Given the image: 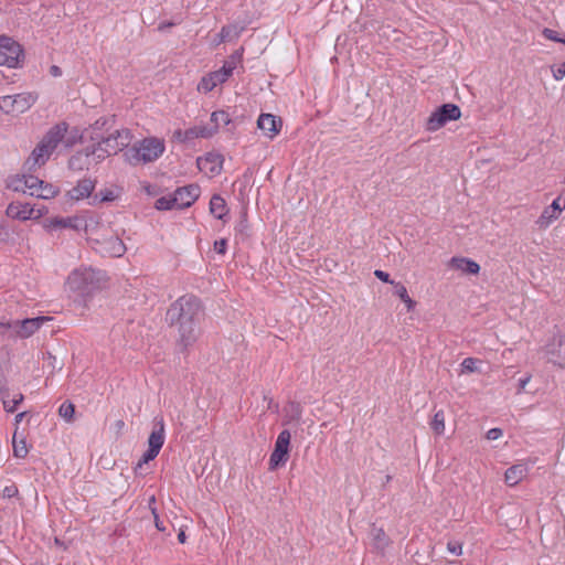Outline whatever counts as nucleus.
I'll list each match as a JSON object with an SVG mask.
<instances>
[{
    "label": "nucleus",
    "instance_id": "nucleus-1",
    "mask_svg": "<svg viewBox=\"0 0 565 565\" xmlns=\"http://www.w3.org/2000/svg\"><path fill=\"white\" fill-rule=\"evenodd\" d=\"M203 316L201 300L194 295H184L169 307L167 320L170 326L178 328L180 342L184 348L196 341Z\"/></svg>",
    "mask_w": 565,
    "mask_h": 565
},
{
    "label": "nucleus",
    "instance_id": "nucleus-2",
    "mask_svg": "<svg viewBox=\"0 0 565 565\" xmlns=\"http://www.w3.org/2000/svg\"><path fill=\"white\" fill-rule=\"evenodd\" d=\"M67 130L68 124L65 121L51 127L26 159L25 169L34 171L44 166L58 145L71 148L75 143V137H68Z\"/></svg>",
    "mask_w": 565,
    "mask_h": 565
},
{
    "label": "nucleus",
    "instance_id": "nucleus-3",
    "mask_svg": "<svg viewBox=\"0 0 565 565\" xmlns=\"http://www.w3.org/2000/svg\"><path fill=\"white\" fill-rule=\"evenodd\" d=\"M105 282V273L92 267L75 269L67 278L70 289L83 298L90 297L95 291L100 290Z\"/></svg>",
    "mask_w": 565,
    "mask_h": 565
},
{
    "label": "nucleus",
    "instance_id": "nucleus-4",
    "mask_svg": "<svg viewBox=\"0 0 565 565\" xmlns=\"http://www.w3.org/2000/svg\"><path fill=\"white\" fill-rule=\"evenodd\" d=\"M166 149L164 141L156 137H148L128 148L124 157L132 166L148 163L162 156Z\"/></svg>",
    "mask_w": 565,
    "mask_h": 565
},
{
    "label": "nucleus",
    "instance_id": "nucleus-5",
    "mask_svg": "<svg viewBox=\"0 0 565 565\" xmlns=\"http://www.w3.org/2000/svg\"><path fill=\"white\" fill-rule=\"evenodd\" d=\"M51 317H36V318H28L24 320H15L8 322H0V337L2 338H29L35 331H38L41 326L51 320Z\"/></svg>",
    "mask_w": 565,
    "mask_h": 565
},
{
    "label": "nucleus",
    "instance_id": "nucleus-6",
    "mask_svg": "<svg viewBox=\"0 0 565 565\" xmlns=\"http://www.w3.org/2000/svg\"><path fill=\"white\" fill-rule=\"evenodd\" d=\"M22 46L7 35H0V65L18 67L23 60Z\"/></svg>",
    "mask_w": 565,
    "mask_h": 565
},
{
    "label": "nucleus",
    "instance_id": "nucleus-7",
    "mask_svg": "<svg viewBox=\"0 0 565 565\" xmlns=\"http://www.w3.org/2000/svg\"><path fill=\"white\" fill-rule=\"evenodd\" d=\"M164 444V420L162 417H154L153 429L148 439V450L142 455L138 462L140 467L142 463H148L153 460Z\"/></svg>",
    "mask_w": 565,
    "mask_h": 565
},
{
    "label": "nucleus",
    "instance_id": "nucleus-8",
    "mask_svg": "<svg viewBox=\"0 0 565 565\" xmlns=\"http://www.w3.org/2000/svg\"><path fill=\"white\" fill-rule=\"evenodd\" d=\"M461 116L460 108L455 104H444L428 117L426 129L436 131L450 120H457Z\"/></svg>",
    "mask_w": 565,
    "mask_h": 565
},
{
    "label": "nucleus",
    "instance_id": "nucleus-9",
    "mask_svg": "<svg viewBox=\"0 0 565 565\" xmlns=\"http://www.w3.org/2000/svg\"><path fill=\"white\" fill-rule=\"evenodd\" d=\"M290 431L287 429H284L279 433L276 443L274 451L270 455L269 458V470L274 471L279 467H282L286 465L288 458H289V446H290Z\"/></svg>",
    "mask_w": 565,
    "mask_h": 565
},
{
    "label": "nucleus",
    "instance_id": "nucleus-10",
    "mask_svg": "<svg viewBox=\"0 0 565 565\" xmlns=\"http://www.w3.org/2000/svg\"><path fill=\"white\" fill-rule=\"evenodd\" d=\"M548 361L564 367L565 360V338L559 332L554 334L544 347Z\"/></svg>",
    "mask_w": 565,
    "mask_h": 565
},
{
    "label": "nucleus",
    "instance_id": "nucleus-11",
    "mask_svg": "<svg viewBox=\"0 0 565 565\" xmlns=\"http://www.w3.org/2000/svg\"><path fill=\"white\" fill-rule=\"evenodd\" d=\"M132 135L129 129L116 130L108 137L102 138V142L106 147V152L116 154L118 151L127 148L131 142Z\"/></svg>",
    "mask_w": 565,
    "mask_h": 565
},
{
    "label": "nucleus",
    "instance_id": "nucleus-12",
    "mask_svg": "<svg viewBox=\"0 0 565 565\" xmlns=\"http://www.w3.org/2000/svg\"><path fill=\"white\" fill-rule=\"evenodd\" d=\"M9 217L26 221L30 218H40L42 216V211L36 210L31 206L29 203H20V202H11L6 211Z\"/></svg>",
    "mask_w": 565,
    "mask_h": 565
},
{
    "label": "nucleus",
    "instance_id": "nucleus-13",
    "mask_svg": "<svg viewBox=\"0 0 565 565\" xmlns=\"http://www.w3.org/2000/svg\"><path fill=\"white\" fill-rule=\"evenodd\" d=\"M224 158L221 153L209 152L204 157H199L196 166L205 174L216 175L221 173Z\"/></svg>",
    "mask_w": 565,
    "mask_h": 565
},
{
    "label": "nucleus",
    "instance_id": "nucleus-14",
    "mask_svg": "<svg viewBox=\"0 0 565 565\" xmlns=\"http://www.w3.org/2000/svg\"><path fill=\"white\" fill-rule=\"evenodd\" d=\"M201 189L198 184H188L174 191L178 209L191 206L200 196Z\"/></svg>",
    "mask_w": 565,
    "mask_h": 565
},
{
    "label": "nucleus",
    "instance_id": "nucleus-15",
    "mask_svg": "<svg viewBox=\"0 0 565 565\" xmlns=\"http://www.w3.org/2000/svg\"><path fill=\"white\" fill-rule=\"evenodd\" d=\"M96 186V180L84 178L77 184L67 191L66 196L72 201H79L89 198Z\"/></svg>",
    "mask_w": 565,
    "mask_h": 565
},
{
    "label": "nucleus",
    "instance_id": "nucleus-16",
    "mask_svg": "<svg viewBox=\"0 0 565 565\" xmlns=\"http://www.w3.org/2000/svg\"><path fill=\"white\" fill-rule=\"evenodd\" d=\"M562 198L558 196L556 200L553 201V203L548 206H546L539 220L536 221L537 225L541 228L547 227L553 221H555L561 212L565 209V200L563 205H561Z\"/></svg>",
    "mask_w": 565,
    "mask_h": 565
},
{
    "label": "nucleus",
    "instance_id": "nucleus-17",
    "mask_svg": "<svg viewBox=\"0 0 565 565\" xmlns=\"http://www.w3.org/2000/svg\"><path fill=\"white\" fill-rule=\"evenodd\" d=\"M257 126L266 136L274 138L280 131L282 121L271 114H262L257 120Z\"/></svg>",
    "mask_w": 565,
    "mask_h": 565
},
{
    "label": "nucleus",
    "instance_id": "nucleus-18",
    "mask_svg": "<svg viewBox=\"0 0 565 565\" xmlns=\"http://www.w3.org/2000/svg\"><path fill=\"white\" fill-rule=\"evenodd\" d=\"M227 79L228 77L226 76V72H223L220 68L203 76L198 84V90L209 93L212 89H214L218 84H223Z\"/></svg>",
    "mask_w": 565,
    "mask_h": 565
},
{
    "label": "nucleus",
    "instance_id": "nucleus-19",
    "mask_svg": "<svg viewBox=\"0 0 565 565\" xmlns=\"http://www.w3.org/2000/svg\"><path fill=\"white\" fill-rule=\"evenodd\" d=\"M93 162L90 154L88 152L87 147L83 150L76 151L70 159H68V168L72 171H84L89 170L93 168Z\"/></svg>",
    "mask_w": 565,
    "mask_h": 565
},
{
    "label": "nucleus",
    "instance_id": "nucleus-20",
    "mask_svg": "<svg viewBox=\"0 0 565 565\" xmlns=\"http://www.w3.org/2000/svg\"><path fill=\"white\" fill-rule=\"evenodd\" d=\"M211 121L214 124V129L201 128L199 131L195 132V136L209 138L217 130L220 126L228 125L231 122V118L228 113H226L225 110H216L212 113Z\"/></svg>",
    "mask_w": 565,
    "mask_h": 565
},
{
    "label": "nucleus",
    "instance_id": "nucleus-21",
    "mask_svg": "<svg viewBox=\"0 0 565 565\" xmlns=\"http://www.w3.org/2000/svg\"><path fill=\"white\" fill-rule=\"evenodd\" d=\"M0 397L3 408L9 413H13L24 399L22 393H15L11 396L10 388L6 384L0 385Z\"/></svg>",
    "mask_w": 565,
    "mask_h": 565
},
{
    "label": "nucleus",
    "instance_id": "nucleus-22",
    "mask_svg": "<svg viewBox=\"0 0 565 565\" xmlns=\"http://www.w3.org/2000/svg\"><path fill=\"white\" fill-rule=\"evenodd\" d=\"M448 265L450 268L460 270L463 274L477 275L480 271L479 264L466 257H452Z\"/></svg>",
    "mask_w": 565,
    "mask_h": 565
},
{
    "label": "nucleus",
    "instance_id": "nucleus-23",
    "mask_svg": "<svg viewBox=\"0 0 565 565\" xmlns=\"http://www.w3.org/2000/svg\"><path fill=\"white\" fill-rule=\"evenodd\" d=\"M527 473V467L524 463H518L510 467L504 475L505 482L513 487L525 478Z\"/></svg>",
    "mask_w": 565,
    "mask_h": 565
},
{
    "label": "nucleus",
    "instance_id": "nucleus-24",
    "mask_svg": "<svg viewBox=\"0 0 565 565\" xmlns=\"http://www.w3.org/2000/svg\"><path fill=\"white\" fill-rule=\"evenodd\" d=\"M38 99L34 93H20L13 95V103L18 114L26 111Z\"/></svg>",
    "mask_w": 565,
    "mask_h": 565
},
{
    "label": "nucleus",
    "instance_id": "nucleus-25",
    "mask_svg": "<svg viewBox=\"0 0 565 565\" xmlns=\"http://www.w3.org/2000/svg\"><path fill=\"white\" fill-rule=\"evenodd\" d=\"M103 244V249L113 257H120L126 252V246L124 242L117 235L110 236L109 238L105 239Z\"/></svg>",
    "mask_w": 565,
    "mask_h": 565
},
{
    "label": "nucleus",
    "instance_id": "nucleus-26",
    "mask_svg": "<svg viewBox=\"0 0 565 565\" xmlns=\"http://www.w3.org/2000/svg\"><path fill=\"white\" fill-rule=\"evenodd\" d=\"M76 217H52L45 221V227L49 230H58V228H73L78 230L76 224Z\"/></svg>",
    "mask_w": 565,
    "mask_h": 565
},
{
    "label": "nucleus",
    "instance_id": "nucleus-27",
    "mask_svg": "<svg viewBox=\"0 0 565 565\" xmlns=\"http://www.w3.org/2000/svg\"><path fill=\"white\" fill-rule=\"evenodd\" d=\"M373 546L376 551L384 553L386 547L391 544V539L382 527L373 526L371 531Z\"/></svg>",
    "mask_w": 565,
    "mask_h": 565
},
{
    "label": "nucleus",
    "instance_id": "nucleus-28",
    "mask_svg": "<svg viewBox=\"0 0 565 565\" xmlns=\"http://www.w3.org/2000/svg\"><path fill=\"white\" fill-rule=\"evenodd\" d=\"M244 29L245 28L238 23L224 25L218 34L220 42H227L237 39Z\"/></svg>",
    "mask_w": 565,
    "mask_h": 565
},
{
    "label": "nucleus",
    "instance_id": "nucleus-29",
    "mask_svg": "<svg viewBox=\"0 0 565 565\" xmlns=\"http://www.w3.org/2000/svg\"><path fill=\"white\" fill-rule=\"evenodd\" d=\"M210 211L218 220H224L227 214V206L225 200L217 194H214L210 201Z\"/></svg>",
    "mask_w": 565,
    "mask_h": 565
},
{
    "label": "nucleus",
    "instance_id": "nucleus-30",
    "mask_svg": "<svg viewBox=\"0 0 565 565\" xmlns=\"http://www.w3.org/2000/svg\"><path fill=\"white\" fill-rule=\"evenodd\" d=\"M102 145L104 143L98 141L97 143H93L87 147L94 167L110 156V153L106 152V147H103Z\"/></svg>",
    "mask_w": 565,
    "mask_h": 565
},
{
    "label": "nucleus",
    "instance_id": "nucleus-31",
    "mask_svg": "<svg viewBox=\"0 0 565 565\" xmlns=\"http://www.w3.org/2000/svg\"><path fill=\"white\" fill-rule=\"evenodd\" d=\"M19 182L24 184L25 191L32 196H36L39 186L42 184V180L34 175H23Z\"/></svg>",
    "mask_w": 565,
    "mask_h": 565
},
{
    "label": "nucleus",
    "instance_id": "nucleus-32",
    "mask_svg": "<svg viewBox=\"0 0 565 565\" xmlns=\"http://www.w3.org/2000/svg\"><path fill=\"white\" fill-rule=\"evenodd\" d=\"M243 50L235 51L227 61H225L224 65L221 67L223 72H226V76L230 77L233 71L237 67V65L242 62Z\"/></svg>",
    "mask_w": 565,
    "mask_h": 565
},
{
    "label": "nucleus",
    "instance_id": "nucleus-33",
    "mask_svg": "<svg viewBox=\"0 0 565 565\" xmlns=\"http://www.w3.org/2000/svg\"><path fill=\"white\" fill-rule=\"evenodd\" d=\"M13 455L17 458H25L29 454V448L26 446V441L24 438L18 439V428L15 429L13 434Z\"/></svg>",
    "mask_w": 565,
    "mask_h": 565
},
{
    "label": "nucleus",
    "instance_id": "nucleus-34",
    "mask_svg": "<svg viewBox=\"0 0 565 565\" xmlns=\"http://www.w3.org/2000/svg\"><path fill=\"white\" fill-rule=\"evenodd\" d=\"M445 412L443 409L437 411L430 422V427L436 435H443L445 431Z\"/></svg>",
    "mask_w": 565,
    "mask_h": 565
},
{
    "label": "nucleus",
    "instance_id": "nucleus-35",
    "mask_svg": "<svg viewBox=\"0 0 565 565\" xmlns=\"http://www.w3.org/2000/svg\"><path fill=\"white\" fill-rule=\"evenodd\" d=\"M154 207L159 211H168V210H172V209H178L175 195L173 194V195H169V196L159 198L154 203Z\"/></svg>",
    "mask_w": 565,
    "mask_h": 565
},
{
    "label": "nucleus",
    "instance_id": "nucleus-36",
    "mask_svg": "<svg viewBox=\"0 0 565 565\" xmlns=\"http://www.w3.org/2000/svg\"><path fill=\"white\" fill-rule=\"evenodd\" d=\"M58 415L67 423L74 422L75 405L72 402L65 401L58 408Z\"/></svg>",
    "mask_w": 565,
    "mask_h": 565
},
{
    "label": "nucleus",
    "instance_id": "nucleus-37",
    "mask_svg": "<svg viewBox=\"0 0 565 565\" xmlns=\"http://www.w3.org/2000/svg\"><path fill=\"white\" fill-rule=\"evenodd\" d=\"M57 193H58V190L56 186H54L51 183H45L44 181H42V184H40V186H39V192L36 194V198L47 200V199L54 198Z\"/></svg>",
    "mask_w": 565,
    "mask_h": 565
},
{
    "label": "nucleus",
    "instance_id": "nucleus-38",
    "mask_svg": "<svg viewBox=\"0 0 565 565\" xmlns=\"http://www.w3.org/2000/svg\"><path fill=\"white\" fill-rule=\"evenodd\" d=\"M288 422H299L301 418V406L297 402H290L286 408Z\"/></svg>",
    "mask_w": 565,
    "mask_h": 565
},
{
    "label": "nucleus",
    "instance_id": "nucleus-39",
    "mask_svg": "<svg viewBox=\"0 0 565 565\" xmlns=\"http://www.w3.org/2000/svg\"><path fill=\"white\" fill-rule=\"evenodd\" d=\"M116 198H117V195L114 193V191H113V190H110V189H104V190H100L98 193H96V194L94 195V202H93V204H95L96 202H98V203L111 202V201H114Z\"/></svg>",
    "mask_w": 565,
    "mask_h": 565
},
{
    "label": "nucleus",
    "instance_id": "nucleus-40",
    "mask_svg": "<svg viewBox=\"0 0 565 565\" xmlns=\"http://www.w3.org/2000/svg\"><path fill=\"white\" fill-rule=\"evenodd\" d=\"M0 109L6 114L17 113L13 103V96L7 95L0 97Z\"/></svg>",
    "mask_w": 565,
    "mask_h": 565
},
{
    "label": "nucleus",
    "instance_id": "nucleus-41",
    "mask_svg": "<svg viewBox=\"0 0 565 565\" xmlns=\"http://www.w3.org/2000/svg\"><path fill=\"white\" fill-rule=\"evenodd\" d=\"M478 362L477 359L473 358H466L461 363V371L462 373H472L477 371L476 363Z\"/></svg>",
    "mask_w": 565,
    "mask_h": 565
},
{
    "label": "nucleus",
    "instance_id": "nucleus-42",
    "mask_svg": "<svg viewBox=\"0 0 565 565\" xmlns=\"http://www.w3.org/2000/svg\"><path fill=\"white\" fill-rule=\"evenodd\" d=\"M106 122H107V120L104 118H99L98 120L95 121V124L92 126V139L93 140L102 141V138H104V137L99 136L97 134V130H100L106 125Z\"/></svg>",
    "mask_w": 565,
    "mask_h": 565
},
{
    "label": "nucleus",
    "instance_id": "nucleus-43",
    "mask_svg": "<svg viewBox=\"0 0 565 565\" xmlns=\"http://www.w3.org/2000/svg\"><path fill=\"white\" fill-rule=\"evenodd\" d=\"M542 34L547 40H551V41H554V42H561V43L565 44V36L564 38H558L557 32L552 30V29H548V28L543 29Z\"/></svg>",
    "mask_w": 565,
    "mask_h": 565
},
{
    "label": "nucleus",
    "instance_id": "nucleus-44",
    "mask_svg": "<svg viewBox=\"0 0 565 565\" xmlns=\"http://www.w3.org/2000/svg\"><path fill=\"white\" fill-rule=\"evenodd\" d=\"M447 550L454 554V555H461L462 554V543L458 541H450L447 544Z\"/></svg>",
    "mask_w": 565,
    "mask_h": 565
},
{
    "label": "nucleus",
    "instance_id": "nucleus-45",
    "mask_svg": "<svg viewBox=\"0 0 565 565\" xmlns=\"http://www.w3.org/2000/svg\"><path fill=\"white\" fill-rule=\"evenodd\" d=\"M394 287H395V294L396 296L403 301L405 298H407L408 296V292H407V289L406 287L401 284V282H394L393 284Z\"/></svg>",
    "mask_w": 565,
    "mask_h": 565
},
{
    "label": "nucleus",
    "instance_id": "nucleus-46",
    "mask_svg": "<svg viewBox=\"0 0 565 565\" xmlns=\"http://www.w3.org/2000/svg\"><path fill=\"white\" fill-rule=\"evenodd\" d=\"M227 248V239L222 238L214 242V250L221 255H224L226 253Z\"/></svg>",
    "mask_w": 565,
    "mask_h": 565
},
{
    "label": "nucleus",
    "instance_id": "nucleus-47",
    "mask_svg": "<svg viewBox=\"0 0 565 565\" xmlns=\"http://www.w3.org/2000/svg\"><path fill=\"white\" fill-rule=\"evenodd\" d=\"M552 73L556 81L562 79L565 76V62L556 68L552 67Z\"/></svg>",
    "mask_w": 565,
    "mask_h": 565
},
{
    "label": "nucleus",
    "instance_id": "nucleus-48",
    "mask_svg": "<svg viewBox=\"0 0 565 565\" xmlns=\"http://www.w3.org/2000/svg\"><path fill=\"white\" fill-rule=\"evenodd\" d=\"M374 275L376 278H379L383 282L391 284V285H393L395 282L394 280H391L390 275L383 270L376 269L374 271Z\"/></svg>",
    "mask_w": 565,
    "mask_h": 565
},
{
    "label": "nucleus",
    "instance_id": "nucleus-49",
    "mask_svg": "<svg viewBox=\"0 0 565 565\" xmlns=\"http://www.w3.org/2000/svg\"><path fill=\"white\" fill-rule=\"evenodd\" d=\"M18 494V488L15 486H8L2 491L3 498H13Z\"/></svg>",
    "mask_w": 565,
    "mask_h": 565
},
{
    "label": "nucleus",
    "instance_id": "nucleus-50",
    "mask_svg": "<svg viewBox=\"0 0 565 565\" xmlns=\"http://www.w3.org/2000/svg\"><path fill=\"white\" fill-rule=\"evenodd\" d=\"M502 436V429L500 428H491L487 433V439L489 440H495Z\"/></svg>",
    "mask_w": 565,
    "mask_h": 565
},
{
    "label": "nucleus",
    "instance_id": "nucleus-51",
    "mask_svg": "<svg viewBox=\"0 0 565 565\" xmlns=\"http://www.w3.org/2000/svg\"><path fill=\"white\" fill-rule=\"evenodd\" d=\"M531 374H527L525 377L519 380L516 394H521L524 392L526 384L531 381Z\"/></svg>",
    "mask_w": 565,
    "mask_h": 565
},
{
    "label": "nucleus",
    "instance_id": "nucleus-52",
    "mask_svg": "<svg viewBox=\"0 0 565 565\" xmlns=\"http://www.w3.org/2000/svg\"><path fill=\"white\" fill-rule=\"evenodd\" d=\"M10 186L14 190V191H22L24 193H26L25 191V188H24V184L23 183H20L19 182V179L13 181Z\"/></svg>",
    "mask_w": 565,
    "mask_h": 565
},
{
    "label": "nucleus",
    "instance_id": "nucleus-53",
    "mask_svg": "<svg viewBox=\"0 0 565 565\" xmlns=\"http://www.w3.org/2000/svg\"><path fill=\"white\" fill-rule=\"evenodd\" d=\"M50 74L52 76H54V77L61 76L62 75V70L57 65H52L50 67Z\"/></svg>",
    "mask_w": 565,
    "mask_h": 565
},
{
    "label": "nucleus",
    "instance_id": "nucleus-54",
    "mask_svg": "<svg viewBox=\"0 0 565 565\" xmlns=\"http://www.w3.org/2000/svg\"><path fill=\"white\" fill-rule=\"evenodd\" d=\"M403 302L406 305V307H407V309H408V310L414 309V307H415V305H416V302H415V301H414L409 296H407V298H405V299L403 300Z\"/></svg>",
    "mask_w": 565,
    "mask_h": 565
},
{
    "label": "nucleus",
    "instance_id": "nucleus-55",
    "mask_svg": "<svg viewBox=\"0 0 565 565\" xmlns=\"http://www.w3.org/2000/svg\"><path fill=\"white\" fill-rule=\"evenodd\" d=\"M154 525L158 529V531H161V532L166 531V526L163 525V522L160 520L159 516L157 519H154Z\"/></svg>",
    "mask_w": 565,
    "mask_h": 565
},
{
    "label": "nucleus",
    "instance_id": "nucleus-56",
    "mask_svg": "<svg viewBox=\"0 0 565 565\" xmlns=\"http://www.w3.org/2000/svg\"><path fill=\"white\" fill-rule=\"evenodd\" d=\"M25 415H26V412H22V413L17 414V416L14 418V422H15L17 426L21 423V420L25 417Z\"/></svg>",
    "mask_w": 565,
    "mask_h": 565
},
{
    "label": "nucleus",
    "instance_id": "nucleus-57",
    "mask_svg": "<svg viewBox=\"0 0 565 565\" xmlns=\"http://www.w3.org/2000/svg\"><path fill=\"white\" fill-rule=\"evenodd\" d=\"M178 541L181 543V544H184L185 541H186V535L184 533V531H180L179 534H178Z\"/></svg>",
    "mask_w": 565,
    "mask_h": 565
},
{
    "label": "nucleus",
    "instance_id": "nucleus-58",
    "mask_svg": "<svg viewBox=\"0 0 565 565\" xmlns=\"http://www.w3.org/2000/svg\"><path fill=\"white\" fill-rule=\"evenodd\" d=\"M173 25H175L174 22H162L159 25V30H164L166 28H170V26H173Z\"/></svg>",
    "mask_w": 565,
    "mask_h": 565
},
{
    "label": "nucleus",
    "instance_id": "nucleus-59",
    "mask_svg": "<svg viewBox=\"0 0 565 565\" xmlns=\"http://www.w3.org/2000/svg\"><path fill=\"white\" fill-rule=\"evenodd\" d=\"M115 426L118 431H120L125 427V422L122 419H119L115 423Z\"/></svg>",
    "mask_w": 565,
    "mask_h": 565
},
{
    "label": "nucleus",
    "instance_id": "nucleus-60",
    "mask_svg": "<svg viewBox=\"0 0 565 565\" xmlns=\"http://www.w3.org/2000/svg\"><path fill=\"white\" fill-rule=\"evenodd\" d=\"M154 504H156V497L151 495L149 499V509H151V507H156Z\"/></svg>",
    "mask_w": 565,
    "mask_h": 565
},
{
    "label": "nucleus",
    "instance_id": "nucleus-61",
    "mask_svg": "<svg viewBox=\"0 0 565 565\" xmlns=\"http://www.w3.org/2000/svg\"><path fill=\"white\" fill-rule=\"evenodd\" d=\"M150 510H151V513H152V515H153V519H157V518L159 516L158 511H157V508H156V507H151V509H150Z\"/></svg>",
    "mask_w": 565,
    "mask_h": 565
},
{
    "label": "nucleus",
    "instance_id": "nucleus-62",
    "mask_svg": "<svg viewBox=\"0 0 565 565\" xmlns=\"http://www.w3.org/2000/svg\"><path fill=\"white\" fill-rule=\"evenodd\" d=\"M55 544L61 545V542L58 539H55Z\"/></svg>",
    "mask_w": 565,
    "mask_h": 565
}]
</instances>
